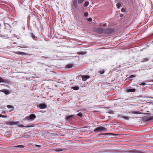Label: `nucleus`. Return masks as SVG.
Wrapping results in <instances>:
<instances>
[{
    "instance_id": "obj_6",
    "label": "nucleus",
    "mask_w": 153,
    "mask_h": 153,
    "mask_svg": "<svg viewBox=\"0 0 153 153\" xmlns=\"http://www.w3.org/2000/svg\"><path fill=\"white\" fill-rule=\"evenodd\" d=\"M75 117L74 115H69L66 117L67 120L69 121Z\"/></svg>"
},
{
    "instance_id": "obj_35",
    "label": "nucleus",
    "mask_w": 153,
    "mask_h": 153,
    "mask_svg": "<svg viewBox=\"0 0 153 153\" xmlns=\"http://www.w3.org/2000/svg\"><path fill=\"white\" fill-rule=\"evenodd\" d=\"M124 118L126 119H128V117H124Z\"/></svg>"
},
{
    "instance_id": "obj_32",
    "label": "nucleus",
    "mask_w": 153,
    "mask_h": 153,
    "mask_svg": "<svg viewBox=\"0 0 153 153\" xmlns=\"http://www.w3.org/2000/svg\"><path fill=\"white\" fill-rule=\"evenodd\" d=\"M92 19L91 18H89L87 19V20L89 21H92Z\"/></svg>"
},
{
    "instance_id": "obj_18",
    "label": "nucleus",
    "mask_w": 153,
    "mask_h": 153,
    "mask_svg": "<svg viewBox=\"0 0 153 153\" xmlns=\"http://www.w3.org/2000/svg\"><path fill=\"white\" fill-rule=\"evenodd\" d=\"M72 88L75 90H77L79 89V87L78 86H75L72 87Z\"/></svg>"
},
{
    "instance_id": "obj_15",
    "label": "nucleus",
    "mask_w": 153,
    "mask_h": 153,
    "mask_svg": "<svg viewBox=\"0 0 153 153\" xmlns=\"http://www.w3.org/2000/svg\"><path fill=\"white\" fill-rule=\"evenodd\" d=\"M129 113L133 114H141V113L139 111H132L131 112H129Z\"/></svg>"
},
{
    "instance_id": "obj_23",
    "label": "nucleus",
    "mask_w": 153,
    "mask_h": 153,
    "mask_svg": "<svg viewBox=\"0 0 153 153\" xmlns=\"http://www.w3.org/2000/svg\"><path fill=\"white\" fill-rule=\"evenodd\" d=\"M85 0H78V3L79 4H82Z\"/></svg>"
},
{
    "instance_id": "obj_8",
    "label": "nucleus",
    "mask_w": 153,
    "mask_h": 153,
    "mask_svg": "<svg viewBox=\"0 0 153 153\" xmlns=\"http://www.w3.org/2000/svg\"><path fill=\"white\" fill-rule=\"evenodd\" d=\"M146 121H149L150 120H153V116L151 117H144V119Z\"/></svg>"
},
{
    "instance_id": "obj_3",
    "label": "nucleus",
    "mask_w": 153,
    "mask_h": 153,
    "mask_svg": "<svg viewBox=\"0 0 153 153\" xmlns=\"http://www.w3.org/2000/svg\"><path fill=\"white\" fill-rule=\"evenodd\" d=\"M107 131V129L103 127H97L94 130V132H100L102 131Z\"/></svg>"
},
{
    "instance_id": "obj_28",
    "label": "nucleus",
    "mask_w": 153,
    "mask_h": 153,
    "mask_svg": "<svg viewBox=\"0 0 153 153\" xmlns=\"http://www.w3.org/2000/svg\"><path fill=\"white\" fill-rule=\"evenodd\" d=\"M135 77V76L134 75H131L129 76V78L130 79H131L132 78Z\"/></svg>"
},
{
    "instance_id": "obj_1",
    "label": "nucleus",
    "mask_w": 153,
    "mask_h": 153,
    "mask_svg": "<svg viewBox=\"0 0 153 153\" xmlns=\"http://www.w3.org/2000/svg\"><path fill=\"white\" fill-rule=\"evenodd\" d=\"M97 31L100 33L110 34L114 32V30L112 29H103L101 28L98 29Z\"/></svg>"
},
{
    "instance_id": "obj_26",
    "label": "nucleus",
    "mask_w": 153,
    "mask_h": 153,
    "mask_svg": "<svg viewBox=\"0 0 153 153\" xmlns=\"http://www.w3.org/2000/svg\"><path fill=\"white\" fill-rule=\"evenodd\" d=\"M0 117L6 118L7 116L5 115H3L1 114H0Z\"/></svg>"
},
{
    "instance_id": "obj_14",
    "label": "nucleus",
    "mask_w": 153,
    "mask_h": 153,
    "mask_svg": "<svg viewBox=\"0 0 153 153\" xmlns=\"http://www.w3.org/2000/svg\"><path fill=\"white\" fill-rule=\"evenodd\" d=\"M25 146L22 145H19L16 146H14V148H18L19 149H22Z\"/></svg>"
},
{
    "instance_id": "obj_10",
    "label": "nucleus",
    "mask_w": 153,
    "mask_h": 153,
    "mask_svg": "<svg viewBox=\"0 0 153 153\" xmlns=\"http://www.w3.org/2000/svg\"><path fill=\"white\" fill-rule=\"evenodd\" d=\"M39 106L41 109H44L47 107V105L44 104H41L39 105Z\"/></svg>"
},
{
    "instance_id": "obj_21",
    "label": "nucleus",
    "mask_w": 153,
    "mask_h": 153,
    "mask_svg": "<svg viewBox=\"0 0 153 153\" xmlns=\"http://www.w3.org/2000/svg\"><path fill=\"white\" fill-rule=\"evenodd\" d=\"M116 5H117V8H119L121 7H122V6H121V5L120 4V3H117V4Z\"/></svg>"
},
{
    "instance_id": "obj_30",
    "label": "nucleus",
    "mask_w": 153,
    "mask_h": 153,
    "mask_svg": "<svg viewBox=\"0 0 153 153\" xmlns=\"http://www.w3.org/2000/svg\"><path fill=\"white\" fill-rule=\"evenodd\" d=\"M149 60V59L148 58H146L144 59L143 61V62L147 61H148Z\"/></svg>"
},
{
    "instance_id": "obj_27",
    "label": "nucleus",
    "mask_w": 153,
    "mask_h": 153,
    "mask_svg": "<svg viewBox=\"0 0 153 153\" xmlns=\"http://www.w3.org/2000/svg\"><path fill=\"white\" fill-rule=\"evenodd\" d=\"M4 82V80L0 77V82Z\"/></svg>"
},
{
    "instance_id": "obj_13",
    "label": "nucleus",
    "mask_w": 153,
    "mask_h": 153,
    "mask_svg": "<svg viewBox=\"0 0 153 153\" xmlns=\"http://www.w3.org/2000/svg\"><path fill=\"white\" fill-rule=\"evenodd\" d=\"M73 2L74 7L76 8L77 7V0H73Z\"/></svg>"
},
{
    "instance_id": "obj_4",
    "label": "nucleus",
    "mask_w": 153,
    "mask_h": 153,
    "mask_svg": "<svg viewBox=\"0 0 153 153\" xmlns=\"http://www.w3.org/2000/svg\"><path fill=\"white\" fill-rule=\"evenodd\" d=\"M80 77L82 78L83 81H86L90 77L87 75H80Z\"/></svg>"
},
{
    "instance_id": "obj_12",
    "label": "nucleus",
    "mask_w": 153,
    "mask_h": 153,
    "mask_svg": "<svg viewBox=\"0 0 153 153\" xmlns=\"http://www.w3.org/2000/svg\"><path fill=\"white\" fill-rule=\"evenodd\" d=\"M1 91L4 92L6 94H9L10 93L7 89H3Z\"/></svg>"
},
{
    "instance_id": "obj_29",
    "label": "nucleus",
    "mask_w": 153,
    "mask_h": 153,
    "mask_svg": "<svg viewBox=\"0 0 153 153\" xmlns=\"http://www.w3.org/2000/svg\"><path fill=\"white\" fill-rule=\"evenodd\" d=\"M88 13L86 12L84 13V16H85L86 17L88 16Z\"/></svg>"
},
{
    "instance_id": "obj_22",
    "label": "nucleus",
    "mask_w": 153,
    "mask_h": 153,
    "mask_svg": "<svg viewBox=\"0 0 153 153\" xmlns=\"http://www.w3.org/2000/svg\"><path fill=\"white\" fill-rule=\"evenodd\" d=\"M77 54L78 55H84L85 54V52H78L77 53Z\"/></svg>"
},
{
    "instance_id": "obj_9",
    "label": "nucleus",
    "mask_w": 153,
    "mask_h": 153,
    "mask_svg": "<svg viewBox=\"0 0 153 153\" xmlns=\"http://www.w3.org/2000/svg\"><path fill=\"white\" fill-rule=\"evenodd\" d=\"M33 125H31L29 126H24V125H23L22 124H20L18 126V127H21V128H23V127H26V128H29V127H33Z\"/></svg>"
},
{
    "instance_id": "obj_34",
    "label": "nucleus",
    "mask_w": 153,
    "mask_h": 153,
    "mask_svg": "<svg viewBox=\"0 0 153 153\" xmlns=\"http://www.w3.org/2000/svg\"><path fill=\"white\" fill-rule=\"evenodd\" d=\"M36 146H37V147H41V146H40V145H36Z\"/></svg>"
},
{
    "instance_id": "obj_2",
    "label": "nucleus",
    "mask_w": 153,
    "mask_h": 153,
    "mask_svg": "<svg viewBox=\"0 0 153 153\" xmlns=\"http://www.w3.org/2000/svg\"><path fill=\"white\" fill-rule=\"evenodd\" d=\"M36 117L35 115L32 114L30 115L29 116H27L26 117L24 118V120H27L28 121H30L33 120Z\"/></svg>"
},
{
    "instance_id": "obj_7",
    "label": "nucleus",
    "mask_w": 153,
    "mask_h": 153,
    "mask_svg": "<svg viewBox=\"0 0 153 153\" xmlns=\"http://www.w3.org/2000/svg\"><path fill=\"white\" fill-rule=\"evenodd\" d=\"M14 53L18 55H27V53L23 52L17 51V52H14Z\"/></svg>"
},
{
    "instance_id": "obj_36",
    "label": "nucleus",
    "mask_w": 153,
    "mask_h": 153,
    "mask_svg": "<svg viewBox=\"0 0 153 153\" xmlns=\"http://www.w3.org/2000/svg\"><path fill=\"white\" fill-rule=\"evenodd\" d=\"M106 25V24H104L103 25V26H104V27Z\"/></svg>"
},
{
    "instance_id": "obj_33",
    "label": "nucleus",
    "mask_w": 153,
    "mask_h": 153,
    "mask_svg": "<svg viewBox=\"0 0 153 153\" xmlns=\"http://www.w3.org/2000/svg\"><path fill=\"white\" fill-rule=\"evenodd\" d=\"M109 134V133H106L100 134V135H103V134L107 135V134Z\"/></svg>"
},
{
    "instance_id": "obj_5",
    "label": "nucleus",
    "mask_w": 153,
    "mask_h": 153,
    "mask_svg": "<svg viewBox=\"0 0 153 153\" xmlns=\"http://www.w3.org/2000/svg\"><path fill=\"white\" fill-rule=\"evenodd\" d=\"M19 123V121L14 122L12 121H11L8 122H7L5 123L8 125H13L17 124Z\"/></svg>"
},
{
    "instance_id": "obj_20",
    "label": "nucleus",
    "mask_w": 153,
    "mask_h": 153,
    "mask_svg": "<svg viewBox=\"0 0 153 153\" xmlns=\"http://www.w3.org/2000/svg\"><path fill=\"white\" fill-rule=\"evenodd\" d=\"M7 107L9 108H14V107L13 106L11 105H8L7 106Z\"/></svg>"
},
{
    "instance_id": "obj_19",
    "label": "nucleus",
    "mask_w": 153,
    "mask_h": 153,
    "mask_svg": "<svg viewBox=\"0 0 153 153\" xmlns=\"http://www.w3.org/2000/svg\"><path fill=\"white\" fill-rule=\"evenodd\" d=\"M89 4V2L88 1H86L84 4V6L87 7L88 6Z\"/></svg>"
},
{
    "instance_id": "obj_11",
    "label": "nucleus",
    "mask_w": 153,
    "mask_h": 153,
    "mask_svg": "<svg viewBox=\"0 0 153 153\" xmlns=\"http://www.w3.org/2000/svg\"><path fill=\"white\" fill-rule=\"evenodd\" d=\"M136 91V90L134 88H129L127 89L126 90L127 92H134Z\"/></svg>"
},
{
    "instance_id": "obj_17",
    "label": "nucleus",
    "mask_w": 153,
    "mask_h": 153,
    "mask_svg": "<svg viewBox=\"0 0 153 153\" xmlns=\"http://www.w3.org/2000/svg\"><path fill=\"white\" fill-rule=\"evenodd\" d=\"M73 67L72 64H68L66 65V67L67 68H70Z\"/></svg>"
},
{
    "instance_id": "obj_31",
    "label": "nucleus",
    "mask_w": 153,
    "mask_h": 153,
    "mask_svg": "<svg viewBox=\"0 0 153 153\" xmlns=\"http://www.w3.org/2000/svg\"><path fill=\"white\" fill-rule=\"evenodd\" d=\"M146 85V84L144 82H143L142 83H141V84H140V86H141V85Z\"/></svg>"
},
{
    "instance_id": "obj_25",
    "label": "nucleus",
    "mask_w": 153,
    "mask_h": 153,
    "mask_svg": "<svg viewBox=\"0 0 153 153\" xmlns=\"http://www.w3.org/2000/svg\"><path fill=\"white\" fill-rule=\"evenodd\" d=\"M77 115L79 116L80 117H82V115L81 113H79L77 114Z\"/></svg>"
},
{
    "instance_id": "obj_37",
    "label": "nucleus",
    "mask_w": 153,
    "mask_h": 153,
    "mask_svg": "<svg viewBox=\"0 0 153 153\" xmlns=\"http://www.w3.org/2000/svg\"><path fill=\"white\" fill-rule=\"evenodd\" d=\"M42 58H45V59H47V58H47V57H44V56H42Z\"/></svg>"
},
{
    "instance_id": "obj_16",
    "label": "nucleus",
    "mask_w": 153,
    "mask_h": 153,
    "mask_svg": "<svg viewBox=\"0 0 153 153\" xmlns=\"http://www.w3.org/2000/svg\"><path fill=\"white\" fill-rule=\"evenodd\" d=\"M23 136L24 137H30V135L28 134V133L27 132L24 133Z\"/></svg>"
},
{
    "instance_id": "obj_24",
    "label": "nucleus",
    "mask_w": 153,
    "mask_h": 153,
    "mask_svg": "<svg viewBox=\"0 0 153 153\" xmlns=\"http://www.w3.org/2000/svg\"><path fill=\"white\" fill-rule=\"evenodd\" d=\"M104 72H105V71H104V70H102V71H99V72L100 74H103L104 73Z\"/></svg>"
}]
</instances>
